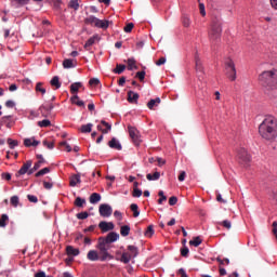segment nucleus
<instances>
[{
  "mask_svg": "<svg viewBox=\"0 0 277 277\" xmlns=\"http://www.w3.org/2000/svg\"><path fill=\"white\" fill-rule=\"evenodd\" d=\"M11 3L13 8H21V5H27L29 0H12Z\"/></svg>",
  "mask_w": 277,
  "mask_h": 277,
  "instance_id": "72a5a7b5",
  "label": "nucleus"
},
{
  "mask_svg": "<svg viewBox=\"0 0 277 277\" xmlns=\"http://www.w3.org/2000/svg\"><path fill=\"white\" fill-rule=\"evenodd\" d=\"M195 70L199 79H202V75H205V66H202V61L198 55L195 56Z\"/></svg>",
  "mask_w": 277,
  "mask_h": 277,
  "instance_id": "9d476101",
  "label": "nucleus"
},
{
  "mask_svg": "<svg viewBox=\"0 0 277 277\" xmlns=\"http://www.w3.org/2000/svg\"><path fill=\"white\" fill-rule=\"evenodd\" d=\"M88 261H101V256L98 255V252L96 250H90L87 254Z\"/></svg>",
  "mask_w": 277,
  "mask_h": 277,
  "instance_id": "f3484780",
  "label": "nucleus"
},
{
  "mask_svg": "<svg viewBox=\"0 0 277 277\" xmlns=\"http://www.w3.org/2000/svg\"><path fill=\"white\" fill-rule=\"evenodd\" d=\"M98 40H101V37H98V35H94L93 37L89 38L84 43L85 51H90V47L98 42Z\"/></svg>",
  "mask_w": 277,
  "mask_h": 277,
  "instance_id": "2eb2a0df",
  "label": "nucleus"
},
{
  "mask_svg": "<svg viewBox=\"0 0 277 277\" xmlns=\"http://www.w3.org/2000/svg\"><path fill=\"white\" fill-rule=\"evenodd\" d=\"M38 127H41L42 129H44L47 127H51V120L43 119L41 121H38Z\"/></svg>",
  "mask_w": 277,
  "mask_h": 277,
  "instance_id": "a18cd8bd",
  "label": "nucleus"
},
{
  "mask_svg": "<svg viewBox=\"0 0 277 277\" xmlns=\"http://www.w3.org/2000/svg\"><path fill=\"white\" fill-rule=\"evenodd\" d=\"M163 64H166V57H160V58L156 62V66H163Z\"/></svg>",
  "mask_w": 277,
  "mask_h": 277,
  "instance_id": "774afa93",
  "label": "nucleus"
},
{
  "mask_svg": "<svg viewBox=\"0 0 277 277\" xmlns=\"http://www.w3.org/2000/svg\"><path fill=\"white\" fill-rule=\"evenodd\" d=\"M87 25H92L93 27H96V23L98 22V18L94 15H90L84 19Z\"/></svg>",
  "mask_w": 277,
  "mask_h": 277,
  "instance_id": "cd10ccee",
  "label": "nucleus"
},
{
  "mask_svg": "<svg viewBox=\"0 0 277 277\" xmlns=\"http://www.w3.org/2000/svg\"><path fill=\"white\" fill-rule=\"evenodd\" d=\"M63 68L68 69V68H77V61L72 58H66L63 62Z\"/></svg>",
  "mask_w": 277,
  "mask_h": 277,
  "instance_id": "a211bd4d",
  "label": "nucleus"
},
{
  "mask_svg": "<svg viewBox=\"0 0 277 277\" xmlns=\"http://www.w3.org/2000/svg\"><path fill=\"white\" fill-rule=\"evenodd\" d=\"M133 23H129L127 24V26L123 28V30L126 31V34H131V31H133Z\"/></svg>",
  "mask_w": 277,
  "mask_h": 277,
  "instance_id": "13d9d810",
  "label": "nucleus"
},
{
  "mask_svg": "<svg viewBox=\"0 0 277 277\" xmlns=\"http://www.w3.org/2000/svg\"><path fill=\"white\" fill-rule=\"evenodd\" d=\"M160 104H161V98L156 97L154 100H150L147 103V107H148V109H155V107H158Z\"/></svg>",
  "mask_w": 277,
  "mask_h": 277,
  "instance_id": "393cba45",
  "label": "nucleus"
},
{
  "mask_svg": "<svg viewBox=\"0 0 277 277\" xmlns=\"http://www.w3.org/2000/svg\"><path fill=\"white\" fill-rule=\"evenodd\" d=\"M120 239V234L116 232H110L105 238H98L100 241L103 243H106V246H111V243H115V241H118Z\"/></svg>",
  "mask_w": 277,
  "mask_h": 277,
  "instance_id": "423d86ee",
  "label": "nucleus"
},
{
  "mask_svg": "<svg viewBox=\"0 0 277 277\" xmlns=\"http://www.w3.org/2000/svg\"><path fill=\"white\" fill-rule=\"evenodd\" d=\"M200 243H202V239L200 238V236H197L189 241V246H194L195 248H198Z\"/></svg>",
  "mask_w": 277,
  "mask_h": 277,
  "instance_id": "ea45409f",
  "label": "nucleus"
},
{
  "mask_svg": "<svg viewBox=\"0 0 277 277\" xmlns=\"http://www.w3.org/2000/svg\"><path fill=\"white\" fill-rule=\"evenodd\" d=\"M32 162L31 160H27L22 168L18 170V172L16 173V176H23L25 174H27V172H29V168H31Z\"/></svg>",
  "mask_w": 277,
  "mask_h": 277,
  "instance_id": "ddd939ff",
  "label": "nucleus"
},
{
  "mask_svg": "<svg viewBox=\"0 0 277 277\" xmlns=\"http://www.w3.org/2000/svg\"><path fill=\"white\" fill-rule=\"evenodd\" d=\"M1 179H3V181H12V174H10V173H2L1 174Z\"/></svg>",
  "mask_w": 277,
  "mask_h": 277,
  "instance_id": "e2e57ef3",
  "label": "nucleus"
},
{
  "mask_svg": "<svg viewBox=\"0 0 277 277\" xmlns=\"http://www.w3.org/2000/svg\"><path fill=\"white\" fill-rule=\"evenodd\" d=\"M188 254H189V248L184 247L183 249H181V255H182V256L187 258Z\"/></svg>",
  "mask_w": 277,
  "mask_h": 277,
  "instance_id": "680f3d73",
  "label": "nucleus"
},
{
  "mask_svg": "<svg viewBox=\"0 0 277 277\" xmlns=\"http://www.w3.org/2000/svg\"><path fill=\"white\" fill-rule=\"evenodd\" d=\"M49 172H51V169L49 168H43L40 171H38L35 176H44V174H49Z\"/></svg>",
  "mask_w": 277,
  "mask_h": 277,
  "instance_id": "8fccbe9b",
  "label": "nucleus"
},
{
  "mask_svg": "<svg viewBox=\"0 0 277 277\" xmlns=\"http://www.w3.org/2000/svg\"><path fill=\"white\" fill-rule=\"evenodd\" d=\"M187 176V173H185V171H181L180 172V175H179V181L181 182V183H183V181H185V177Z\"/></svg>",
  "mask_w": 277,
  "mask_h": 277,
  "instance_id": "69168bd1",
  "label": "nucleus"
},
{
  "mask_svg": "<svg viewBox=\"0 0 277 277\" xmlns=\"http://www.w3.org/2000/svg\"><path fill=\"white\" fill-rule=\"evenodd\" d=\"M51 85H53L54 88H56V90H60L62 88V83L60 82V77L54 76L51 81H50Z\"/></svg>",
  "mask_w": 277,
  "mask_h": 277,
  "instance_id": "f704fd0d",
  "label": "nucleus"
},
{
  "mask_svg": "<svg viewBox=\"0 0 277 277\" xmlns=\"http://www.w3.org/2000/svg\"><path fill=\"white\" fill-rule=\"evenodd\" d=\"M89 215L90 214L88 212H80L77 214V219L78 220H88Z\"/></svg>",
  "mask_w": 277,
  "mask_h": 277,
  "instance_id": "5fc2aeb1",
  "label": "nucleus"
},
{
  "mask_svg": "<svg viewBox=\"0 0 277 277\" xmlns=\"http://www.w3.org/2000/svg\"><path fill=\"white\" fill-rule=\"evenodd\" d=\"M92 123L83 124L80 129L81 133H92Z\"/></svg>",
  "mask_w": 277,
  "mask_h": 277,
  "instance_id": "a19ab883",
  "label": "nucleus"
},
{
  "mask_svg": "<svg viewBox=\"0 0 277 277\" xmlns=\"http://www.w3.org/2000/svg\"><path fill=\"white\" fill-rule=\"evenodd\" d=\"M76 207L83 208V205H85V199L81 197H77L75 200Z\"/></svg>",
  "mask_w": 277,
  "mask_h": 277,
  "instance_id": "09e8293b",
  "label": "nucleus"
},
{
  "mask_svg": "<svg viewBox=\"0 0 277 277\" xmlns=\"http://www.w3.org/2000/svg\"><path fill=\"white\" fill-rule=\"evenodd\" d=\"M68 8L77 12V10H79V0H70Z\"/></svg>",
  "mask_w": 277,
  "mask_h": 277,
  "instance_id": "79ce46f5",
  "label": "nucleus"
},
{
  "mask_svg": "<svg viewBox=\"0 0 277 277\" xmlns=\"http://www.w3.org/2000/svg\"><path fill=\"white\" fill-rule=\"evenodd\" d=\"M158 196L160 197L158 199V205H163V202H166L168 200V197H166V195H163V190H159Z\"/></svg>",
  "mask_w": 277,
  "mask_h": 277,
  "instance_id": "de8ad7c7",
  "label": "nucleus"
},
{
  "mask_svg": "<svg viewBox=\"0 0 277 277\" xmlns=\"http://www.w3.org/2000/svg\"><path fill=\"white\" fill-rule=\"evenodd\" d=\"M221 226H223L224 228H227V230H230V227H232V224H230V221L228 220H225L221 223H219Z\"/></svg>",
  "mask_w": 277,
  "mask_h": 277,
  "instance_id": "603ef678",
  "label": "nucleus"
},
{
  "mask_svg": "<svg viewBox=\"0 0 277 277\" xmlns=\"http://www.w3.org/2000/svg\"><path fill=\"white\" fill-rule=\"evenodd\" d=\"M225 70H226V77L229 79V81H236L237 80V68L235 67V62L233 58H227L225 61Z\"/></svg>",
  "mask_w": 277,
  "mask_h": 277,
  "instance_id": "39448f33",
  "label": "nucleus"
},
{
  "mask_svg": "<svg viewBox=\"0 0 277 277\" xmlns=\"http://www.w3.org/2000/svg\"><path fill=\"white\" fill-rule=\"evenodd\" d=\"M259 133L263 140H276L277 137V120L274 117H267L259 127Z\"/></svg>",
  "mask_w": 277,
  "mask_h": 277,
  "instance_id": "f257e3e1",
  "label": "nucleus"
},
{
  "mask_svg": "<svg viewBox=\"0 0 277 277\" xmlns=\"http://www.w3.org/2000/svg\"><path fill=\"white\" fill-rule=\"evenodd\" d=\"M132 259H135L137 256V248L135 246H129L128 251Z\"/></svg>",
  "mask_w": 277,
  "mask_h": 277,
  "instance_id": "58836bf2",
  "label": "nucleus"
},
{
  "mask_svg": "<svg viewBox=\"0 0 277 277\" xmlns=\"http://www.w3.org/2000/svg\"><path fill=\"white\" fill-rule=\"evenodd\" d=\"M259 81L266 92H274L277 90V69L263 71L259 76Z\"/></svg>",
  "mask_w": 277,
  "mask_h": 277,
  "instance_id": "f03ea898",
  "label": "nucleus"
},
{
  "mask_svg": "<svg viewBox=\"0 0 277 277\" xmlns=\"http://www.w3.org/2000/svg\"><path fill=\"white\" fill-rule=\"evenodd\" d=\"M95 27H97V29H108L109 21L97 18V23H96Z\"/></svg>",
  "mask_w": 277,
  "mask_h": 277,
  "instance_id": "5701e85b",
  "label": "nucleus"
},
{
  "mask_svg": "<svg viewBox=\"0 0 277 277\" xmlns=\"http://www.w3.org/2000/svg\"><path fill=\"white\" fill-rule=\"evenodd\" d=\"M70 102L72 105H77L78 107H85V103L79 98V95L75 94L70 97Z\"/></svg>",
  "mask_w": 277,
  "mask_h": 277,
  "instance_id": "4be33fe9",
  "label": "nucleus"
},
{
  "mask_svg": "<svg viewBox=\"0 0 277 277\" xmlns=\"http://www.w3.org/2000/svg\"><path fill=\"white\" fill-rule=\"evenodd\" d=\"M39 111L43 118H49V116H51V111H53V104H44L40 106Z\"/></svg>",
  "mask_w": 277,
  "mask_h": 277,
  "instance_id": "9b49d317",
  "label": "nucleus"
},
{
  "mask_svg": "<svg viewBox=\"0 0 277 277\" xmlns=\"http://www.w3.org/2000/svg\"><path fill=\"white\" fill-rule=\"evenodd\" d=\"M130 233H131V226L122 225L120 227V235H121V237H129Z\"/></svg>",
  "mask_w": 277,
  "mask_h": 277,
  "instance_id": "c85d7f7f",
  "label": "nucleus"
},
{
  "mask_svg": "<svg viewBox=\"0 0 277 277\" xmlns=\"http://www.w3.org/2000/svg\"><path fill=\"white\" fill-rule=\"evenodd\" d=\"M8 222H10V216H8V214H2L0 219V228H5Z\"/></svg>",
  "mask_w": 277,
  "mask_h": 277,
  "instance_id": "c9c22d12",
  "label": "nucleus"
},
{
  "mask_svg": "<svg viewBox=\"0 0 277 277\" xmlns=\"http://www.w3.org/2000/svg\"><path fill=\"white\" fill-rule=\"evenodd\" d=\"M128 133L135 146H140V131L133 126H128Z\"/></svg>",
  "mask_w": 277,
  "mask_h": 277,
  "instance_id": "6e6552de",
  "label": "nucleus"
},
{
  "mask_svg": "<svg viewBox=\"0 0 277 277\" xmlns=\"http://www.w3.org/2000/svg\"><path fill=\"white\" fill-rule=\"evenodd\" d=\"M131 211H133V216L134 217H138L140 216V212L137 211V209H140V207L136 203H132L130 206Z\"/></svg>",
  "mask_w": 277,
  "mask_h": 277,
  "instance_id": "49530a36",
  "label": "nucleus"
},
{
  "mask_svg": "<svg viewBox=\"0 0 277 277\" xmlns=\"http://www.w3.org/2000/svg\"><path fill=\"white\" fill-rule=\"evenodd\" d=\"M18 202H19V199H18V196H12L11 197V205L13 206V207H18Z\"/></svg>",
  "mask_w": 277,
  "mask_h": 277,
  "instance_id": "864d4df0",
  "label": "nucleus"
},
{
  "mask_svg": "<svg viewBox=\"0 0 277 277\" xmlns=\"http://www.w3.org/2000/svg\"><path fill=\"white\" fill-rule=\"evenodd\" d=\"M128 70H137V62L134 57L128 58Z\"/></svg>",
  "mask_w": 277,
  "mask_h": 277,
  "instance_id": "a878e982",
  "label": "nucleus"
},
{
  "mask_svg": "<svg viewBox=\"0 0 277 277\" xmlns=\"http://www.w3.org/2000/svg\"><path fill=\"white\" fill-rule=\"evenodd\" d=\"M24 145L27 148H30V146H39L40 145V141H37L36 137L25 138L24 140Z\"/></svg>",
  "mask_w": 277,
  "mask_h": 277,
  "instance_id": "aec40b11",
  "label": "nucleus"
},
{
  "mask_svg": "<svg viewBox=\"0 0 277 277\" xmlns=\"http://www.w3.org/2000/svg\"><path fill=\"white\" fill-rule=\"evenodd\" d=\"M132 259L133 258L131 256V254L126 251V252L122 253L121 259L117 258V261H120L121 263L127 264V263H130Z\"/></svg>",
  "mask_w": 277,
  "mask_h": 277,
  "instance_id": "bb28decb",
  "label": "nucleus"
},
{
  "mask_svg": "<svg viewBox=\"0 0 277 277\" xmlns=\"http://www.w3.org/2000/svg\"><path fill=\"white\" fill-rule=\"evenodd\" d=\"M98 212L102 217H111L114 209L108 203H102L98 208Z\"/></svg>",
  "mask_w": 277,
  "mask_h": 277,
  "instance_id": "1a4fd4ad",
  "label": "nucleus"
},
{
  "mask_svg": "<svg viewBox=\"0 0 277 277\" xmlns=\"http://www.w3.org/2000/svg\"><path fill=\"white\" fill-rule=\"evenodd\" d=\"M101 83V80H98V78H92L89 81L90 85H98Z\"/></svg>",
  "mask_w": 277,
  "mask_h": 277,
  "instance_id": "052dcab7",
  "label": "nucleus"
},
{
  "mask_svg": "<svg viewBox=\"0 0 277 277\" xmlns=\"http://www.w3.org/2000/svg\"><path fill=\"white\" fill-rule=\"evenodd\" d=\"M36 92H40L42 94V96H44L47 94V89H44L42 87V82H38L36 84Z\"/></svg>",
  "mask_w": 277,
  "mask_h": 277,
  "instance_id": "c03bdc74",
  "label": "nucleus"
},
{
  "mask_svg": "<svg viewBox=\"0 0 277 277\" xmlns=\"http://www.w3.org/2000/svg\"><path fill=\"white\" fill-rule=\"evenodd\" d=\"M8 144H9L11 149H14L15 146H18V141L8 138Z\"/></svg>",
  "mask_w": 277,
  "mask_h": 277,
  "instance_id": "3c124183",
  "label": "nucleus"
},
{
  "mask_svg": "<svg viewBox=\"0 0 277 277\" xmlns=\"http://www.w3.org/2000/svg\"><path fill=\"white\" fill-rule=\"evenodd\" d=\"M101 124L97 126V130L102 131V133L107 134L111 131V123H108L107 121L102 120Z\"/></svg>",
  "mask_w": 277,
  "mask_h": 277,
  "instance_id": "4468645a",
  "label": "nucleus"
},
{
  "mask_svg": "<svg viewBox=\"0 0 277 277\" xmlns=\"http://www.w3.org/2000/svg\"><path fill=\"white\" fill-rule=\"evenodd\" d=\"M66 253L68 254V256H79L80 251L78 248H75L72 246H67Z\"/></svg>",
  "mask_w": 277,
  "mask_h": 277,
  "instance_id": "412c9836",
  "label": "nucleus"
},
{
  "mask_svg": "<svg viewBox=\"0 0 277 277\" xmlns=\"http://www.w3.org/2000/svg\"><path fill=\"white\" fill-rule=\"evenodd\" d=\"M83 88V83L81 82H74L70 85V92L71 94H77V92H79V89Z\"/></svg>",
  "mask_w": 277,
  "mask_h": 277,
  "instance_id": "c756f323",
  "label": "nucleus"
},
{
  "mask_svg": "<svg viewBox=\"0 0 277 277\" xmlns=\"http://www.w3.org/2000/svg\"><path fill=\"white\" fill-rule=\"evenodd\" d=\"M43 187H44V189H53V184H52V182L44 181Z\"/></svg>",
  "mask_w": 277,
  "mask_h": 277,
  "instance_id": "338daca9",
  "label": "nucleus"
},
{
  "mask_svg": "<svg viewBox=\"0 0 277 277\" xmlns=\"http://www.w3.org/2000/svg\"><path fill=\"white\" fill-rule=\"evenodd\" d=\"M96 248L98 250L97 252L102 262L114 261V255L109 253L111 245H107L105 242H102V240H98Z\"/></svg>",
  "mask_w": 277,
  "mask_h": 277,
  "instance_id": "7ed1b4c3",
  "label": "nucleus"
},
{
  "mask_svg": "<svg viewBox=\"0 0 277 277\" xmlns=\"http://www.w3.org/2000/svg\"><path fill=\"white\" fill-rule=\"evenodd\" d=\"M126 69H127L126 65H117L116 68L114 69V72L116 75H122V72H124Z\"/></svg>",
  "mask_w": 277,
  "mask_h": 277,
  "instance_id": "37998d69",
  "label": "nucleus"
},
{
  "mask_svg": "<svg viewBox=\"0 0 277 277\" xmlns=\"http://www.w3.org/2000/svg\"><path fill=\"white\" fill-rule=\"evenodd\" d=\"M153 235H155V227L153 225H149L144 232V237H147V239H150Z\"/></svg>",
  "mask_w": 277,
  "mask_h": 277,
  "instance_id": "2f4dec72",
  "label": "nucleus"
},
{
  "mask_svg": "<svg viewBox=\"0 0 277 277\" xmlns=\"http://www.w3.org/2000/svg\"><path fill=\"white\" fill-rule=\"evenodd\" d=\"M43 146H47L49 150H53L55 148V144L53 142L43 141Z\"/></svg>",
  "mask_w": 277,
  "mask_h": 277,
  "instance_id": "4d7b16f0",
  "label": "nucleus"
},
{
  "mask_svg": "<svg viewBox=\"0 0 277 277\" xmlns=\"http://www.w3.org/2000/svg\"><path fill=\"white\" fill-rule=\"evenodd\" d=\"M81 183V175L75 174L69 177L70 187H77Z\"/></svg>",
  "mask_w": 277,
  "mask_h": 277,
  "instance_id": "6ab92c4d",
  "label": "nucleus"
},
{
  "mask_svg": "<svg viewBox=\"0 0 277 277\" xmlns=\"http://www.w3.org/2000/svg\"><path fill=\"white\" fill-rule=\"evenodd\" d=\"M128 101L132 104V105H137V101H140V94L133 92V91H129L128 92Z\"/></svg>",
  "mask_w": 277,
  "mask_h": 277,
  "instance_id": "dca6fc26",
  "label": "nucleus"
},
{
  "mask_svg": "<svg viewBox=\"0 0 277 277\" xmlns=\"http://www.w3.org/2000/svg\"><path fill=\"white\" fill-rule=\"evenodd\" d=\"M181 21H182L183 27H189V25H192V19L189 18V15H187V14L182 15Z\"/></svg>",
  "mask_w": 277,
  "mask_h": 277,
  "instance_id": "e433bc0d",
  "label": "nucleus"
},
{
  "mask_svg": "<svg viewBox=\"0 0 277 277\" xmlns=\"http://www.w3.org/2000/svg\"><path fill=\"white\" fill-rule=\"evenodd\" d=\"M114 217L117 220L119 226L122 225V220L124 219V216L122 215V212L116 210L114 212Z\"/></svg>",
  "mask_w": 277,
  "mask_h": 277,
  "instance_id": "4c0bfd02",
  "label": "nucleus"
},
{
  "mask_svg": "<svg viewBox=\"0 0 277 277\" xmlns=\"http://www.w3.org/2000/svg\"><path fill=\"white\" fill-rule=\"evenodd\" d=\"M108 146L110 148H115L116 150H122V145L120 144V141L116 140V138H111L108 142Z\"/></svg>",
  "mask_w": 277,
  "mask_h": 277,
  "instance_id": "b1692460",
  "label": "nucleus"
},
{
  "mask_svg": "<svg viewBox=\"0 0 277 277\" xmlns=\"http://www.w3.org/2000/svg\"><path fill=\"white\" fill-rule=\"evenodd\" d=\"M237 158L239 163H241L242 166H248V163H250V156L248 155V150H246V148L238 149Z\"/></svg>",
  "mask_w": 277,
  "mask_h": 277,
  "instance_id": "0eeeda50",
  "label": "nucleus"
},
{
  "mask_svg": "<svg viewBox=\"0 0 277 277\" xmlns=\"http://www.w3.org/2000/svg\"><path fill=\"white\" fill-rule=\"evenodd\" d=\"M27 198L29 200V202H38V197H36V195H27Z\"/></svg>",
  "mask_w": 277,
  "mask_h": 277,
  "instance_id": "0e129e2a",
  "label": "nucleus"
},
{
  "mask_svg": "<svg viewBox=\"0 0 277 277\" xmlns=\"http://www.w3.org/2000/svg\"><path fill=\"white\" fill-rule=\"evenodd\" d=\"M161 177V173L156 171L154 174L149 173L146 175L147 181H159V179Z\"/></svg>",
  "mask_w": 277,
  "mask_h": 277,
  "instance_id": "473e14b6",
  "label": "nucleus"
},
{
  "mask_svg": "<svg viewBox=\"0 0 277 277\" xmlns=\"http://www.w3.org/2000/svg\"><path fill=\"white\" fill-rule=\"evenodd\" d=\"M133 197L134 198H140V188L137 187V182L134 183Z\"/></svg>",
  "mask_w": 277,
  "mask_h": 277,
  "instance_id": "bf43d9fd",
  "label": "nucleus"
},
{
  "mask_svg": "<svg viewBox=\"0 0 277 277\" xmlns=\"http://www.w3.org/2000/svg\"><path fill=\"white\" fill-rule=\"evenodd\" d=\"M222 36V23L220 21L214 19L212 22L210 31H209V38L212 42H215L216 40H220V37Z\"/></svg>",
  "mask_w": 277,
  "mask_h": 277,
  "instance_id": "20e7f679",
  "label": "nucleus"
},
{
  "mask_svg": "<svg viewBox=\"0 0 277 277\" xmlns=\"http://www.w3.org/2000/svg\"><path fill=\"white\" fill-rule=\"evenodd\" d=\"M177 202H179V198H176V196H172L169 198L170 207H174V205H176Z\"/></svg>",
  "mask_w": 277,
  "mask_h": 277,
  "instance_id": "6e6d98bb",
  "label": "nucleus"
},
{
  "mask_svg": "<svg viewBox=\"0 0 277 277\" xmlns=\"http://www.w3.org/2000/svg\"><path fill=\"white\" fill-rule=\"evenodd\" d=\"M98 228H101L102 233H109V230H114L115 225L113 222L102 221L98 224Z\"/></svg>",
  "mask_w": 277,
  "mask_h": 277,
  "instance_id": "f8f14e48",
  "label": "nucleus"
},
{
  "mask_svg": "<svg viewBox=\"0 0 277 277\" xmlns=\"http://www.w3.org/2000/svg\"><path fill=\"white\" fill-rule=\"evenodd\" d=\"M97 202H101V194L98 193H93L90 196V203L91 205H97Z\"/></svg>",
  "mask_w": 277,
  "mask_h": 277,
  "instance_id": "7c9ffc66",
  "label": "nucleus"
}]
</instances>
